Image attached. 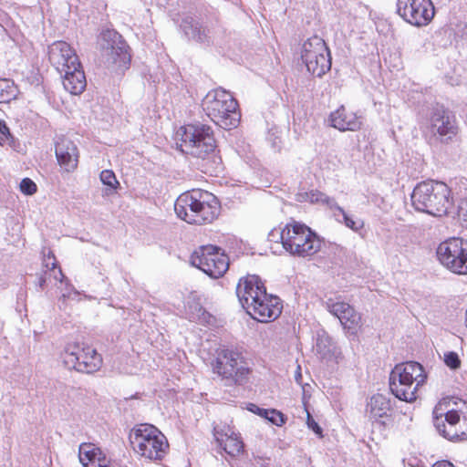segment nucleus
Segmentation results:
<instances>
[{"mask_svg":"<svg viewBox=\"0 0 467 467\" xmlns=\"http://www.w3.org/2000/svg\"><path fill=\"white\" fill-rule=\"evenodd\" d=\"M327 310L338 319L345 313L347 303L328 299L326 302Z\"/></svg>","mask_w":467,"mask_h":467,"instance_id":"7c9ffc66","label":"nucleus"},{"mask_svg":"<svg viewBox=\"0 0 467 467\" xmlns=\"http://www.w3.org/2000/svg\"><path fill=\"white\" fill-rule=\"evenodd\" d=\"M459 218L462 226L467 228V200L462 201L460 204Z\"/></svg>","mask_w":467,"mask_h":467,"instance_id":"e433bc0d","label":"nucleus"},{"mask_svg":"<svg viewBox=\"0 0 467 467\" xmlns=\"http://www.w3.org/2000/svg\"><path fill=\"white\" fill-rule=\"evenodd\" d=\"M238 103L232 94L223 88L210 90L202 100V109L216 125L231 130L240 121Z\"/></svg>","mask_w":467,"mask_h":467,"instance_id":"39448f33","label":"nucleus"},{"mask_svg":"<svg viewBox=\"0 0 467 467\" xmlns=\"http://www.w3.org/2000/svg\"><path fill=\"white\" fill-rule=\"evenodd\" d=\"M212 367L213 373L226 380L229 385L242 384L249 373V369L244 367L240 355L227 348L218 351Z\"/></svg>","mask_w":467,"mask_h":467,"instance_id":"ddd939ff","label":"nucleus"},{"mask_svg":"<svg viewBox=\"0 0 467 467\" xmlns=\"http://www.w3.org/2000/svg\"><path fill=\"white\" fill-rule=\"evenodd\" d=\"M58 273H59V275H60L62 277L64 276V275H63V274H62V271H61L60 269L58 270Z\"/></svg>","mask_w":467,"mask_h":467,"instance_id":"c03bdc74","label":"nucleus"},{"mask_svg":"<svg viewBox=\"0 0 467 467\" xmlns=\"http://www.w3.org/2000/svg\"><path fill=\"white\" fill-rule=\"evenodd\" d=\"M191 263L213 278H218L229 268V259L222 249L213 245H202L191 255Z\"/></svg>","mask_w":467,"mask_h":467,"instance_id":"f8f14e48","label":"nucleus"},{"mask_svg":"<svg viewBox=\"0 0 467 467\" xmlns=\"http://www.w3.org/2000/svg\"><path fill=\"white\" fill-rule=\"evenodd\" d=\"M428 129L442 141L451 140L457 133V126L453 116L443 107L437 106L431 113Z\"/></svg>","mask_w":467,"mask_h":467,"instance_id":"dca6fc26","label":"nucleus"},{"mask_svg":"<svg viewBox=\"0 0 467 467\" xmlns=\"http://www.w3.org/2000/svg\"><path fill=\"white\" fill-rule=\"evenodd\" d=\"M205 314L202 306L198 303H193L188 306L187 315L188 318L192 321H197L201 319V317Z\"/></svg>","mask_w":467,"mask_h":467,"instance_id":"2f4dec72","label":"nucleus"},{"mask_svg":"<svg viewBox=\"0 0 467 467\" xmlns=\"http://www.w3.org/2000/svg\"><path fill=\"white\" fill-rule=\"evenodd\" d=\"M236 294L247 314L259 322L275 320L282 312L280 299L268 295L263 282L255 275L241 279L236 287Z\"/></svg>","mask_w":467,"mask_h":467,"instance_id":"f257e3e1","label":"nucleus"},{"mask_svg":"<svg viewBox=\"0 0 467 467\" xmlns=\"http://www.w3.org/2000/svg\"><path fill=\"white\" fill-rule=\"evenodd\" d=\"M20 191L26 195H33L36 192V184L29 178H24L19 184Z\"/></svg>","mask_w":467,"mask_h":467,"instance_id":"72a5a7b5","label":"nucleus"},{"mask_svg":"<svg viewBox=\"0 0 467 467\" xmlns=\"http://www.w3.org/2000/svg\"><path fill=\"white\" fill-rule=\"evenodd\" d=\"M78 458L84 467H112L106 454L93 443H81Z\"/></svg>","mask_w":467,"mask_h":467,"instance_id":"412c9836","label":"nucleus"},{"mask_svg":"<svg viewBox=\"0 0 467 467\" xmlns=\"http://www.w3.org/2000/svg\"><path fill=\"white\" fill-rule=\"evenodd\" d=\"M214 437L217 442L223 446L224 451L231 456H236L243 451L244 443L239 437L229 426L219 429L214 428Z\"/></svg>","mask_w":467,"mask_h":467,"instance_id":"4be33fe9","label":"nucleus"},{"mask_svg":"<svg viewBox=\"0 0 467 467\" xmlns=\"http://www.w3.org/2000/svg\"><path fill=\"white\" fill-rule=\"evenodd\" d=\"M412 206L433 216L447 213L451 205V190L442 182L425 181L418 183L411 193Z\"/></svg>","mask_w":467,"mask_h":467,"instance_id":"20e7f679","label":"nucleus"},{"mask_svg":"<svg viewBox=\"0 0 467 467\" xmlns=\"http://www.w3.org/2000/svg\"><path fill=\"white\" fill-rule=\"evenodd\" d=\"M301 58L307 71L316 77H322L331 68L330 52L319 36H312L304 42Z\"/></svg>","mask_w":467,"mask_h":467,"instance_id":"9d476101","label":"nucleus"},{"mask_svg":"<svg viewBox=\"0 0 467 467\" xmlns=\"http://www.w3.org/2000/svg\"><path fill=\"white\" fill-rule=\"evenodd\" d=\"M130 442L134 451L140 456L161 461L168 452L167 438L151 424H140L132 430Z\"/></svg>","mask_w":467,"mask_h":467,"instance_id":"6e6552de","label":"nucleus"},{"mask_svg":"<svg viewBox=\"0 0 467 467\" xmlns=\"http://www.w3.org/2000/svg\"><path fill=\"white\" fill-rule=\"evenodd\" d=\"M426 379L424 368L418 362L409 361L394 367L389 376V389L399 400L413 402Z\"/></svg>","mask_w":467,"mask_h":467,"instance_id":"423d86ee","label":"nucleus"},{"mask_svg":"<svg viewBox=\"0 0 467 467\" xmlns=\"http://www.w3.org/2000/svg\"><path fill=\"white\" fill-rule=\"evenodd\" d=\"M432 467H454L452 463L447 461L437 462L432 465Z\"/></svg>","mask_w":467,"mask_h":467,"instance_id":"79ce46f5","label":"nucleus"},{"mask_svg":"<svg viewBox=\"0 0 467 467\" xmlns=\"http://www.w3.org/2000/svg\"><path fill=\"white\" fill-rule=\"evenodd\" d=\"M315 350L322 358L330 357L333 351V343L330 337L323 332L317 335Z\"/></svg>","mask_w":467,"mask_h":467,"instance_id":"cd10ccee","label":"nucleus"},{"mask_svg":"<svg viewBox=\"0 0 467 467\" xmlns=\"http://www.w3.org/2000/svg\"><path fill=\"white\" fill-rule=\"evenodd\" d=\"M437 259L447 270L457 275H467V242L450 238L441 242L436 250Z\"/></svg>","mask_w":467,"mask_h":467,"instance_id":"9b49d317","label":"nucleus"},{"mask_svg":"<svg viewBox=\"0 0 467 467\" xmlns=\"http://www.w3.org/2000/svg\"><path fill=\"white\" fill-rule=\"evenodd\" d=\"M218 199L211 192L201 189L181 194L174 203L179 218L192 224H204L213 222L220 213Z\"/></svg>","mask_w":467,"mask_h":467,"instance_id":"f03ea898","label":"nucleus"},{"mask_svg":"<svg viewBox=\"0 0 467 467\" xmlns=\"http://www.w3.org/2000/svg\"><path fill=\"white\" fill-rule=\"evenodd\" d=\"M303 199L311 203L326 205L330 210L338 212L343 218L340 222L356 233L359 232L364 227V221L362 219L354 218L348 215L344 209L337 203L334 198L327 196L324 192L319 191H311L309 192H306Z\"/></svg>","mask_w":467,"mask_h":467,"instance_id":"a211bd4d","label":"nucleus"},{"mask_svg":"<svg viewBox=\"0 0 467 467\" xmlns=\"http://www.w3.org/2000/svg\"><path fill=\"white\" fill-rule=\"evenodd\" d=\"M279 238L284 249L292 255L311 256L321 248L319 237L306 224L293 221L281 231L273 230L269 240Z\"/></svg>","mask_w":467,"mask_h":467,"instance_id":"7ed1b4c3","label":"nucleus"},{"mask_svg":"<svg viewBox=\"0 0 467 467\" xmlns=\"http://www.w3.org/2000/svg\"><path fill=\"white\" fill-rule=\"evenodd\" d=\"M44 256L45 266L48 269H55L57 267L55 255L51 252H48L47 255L44 254Z\"/></svg>","mask_w":467,"mask_h":467,"instance_id":"ea45409f","label":"nucleus"},{"mask_svg":"<svg viewBox=\"0 0 467 467\" xmlns=\"http://www.w3.org/2000/svg\"><path fill=\"white\" fill-rule=\"evenodd\" d=\"M99 179L104 185L109 187L112 191L116 190L119 185L115 173L110 170L102 171Z\"/></svg>","mask_w":467,"mask_h":467,"instance_id":"c756f323","label":"nucleus"},{"mask_svg":"<svg viewBox=\"0 0 467 467\" xmlns=\"http://www.w3.org/2000/svg\"><path fill=\"white\" fill-rule=\"evenodd\" d=\"M443 422H445V424H452L458 426H460V424H463V420H461L458 411L453 410L446 412Z\"/></svg>","mask_w":467,"mask_h":467,"instance_id":"c9c22d12","label":"nucleus"},{"mask_svg":"<svg viewBox=\"0 0 467 467\" xmlns=\"http://www.w3.org/2000/svg\"><path fill=\"white\" fill-rule=\"evenodd\" d=\"M48 59L61 74L80 63L75 50L65 41H56L48 47Z\"/></svg>","mask_w":467,"mask_h":467,"instance_id":"f3484780","label":"nucleus"},{"mask_svg":"<svg viewBox=\"0 0 467 467\" xmlns=\"http://www.w3.org/2000/svg\"><path fill=\"white\" fill-rule=\"evenodd\" d=\"M434 425L441 435L449 441H458L467 439V423L463 420V424L452 425L445 424L441 419L438 417L434 420Z\"/></svg>","mask_w":467,"mask_h":467,"instance_id":"b1692460","label":"nucleus"},{"mask_svg":"<svg viewBox=\"0 0 467 467\" xmlns=\"http://www.w3.org/2000/svg\"><path fill=\"white\" fill-rule=\"evenodd\" d=\"M301 379H302L301 368H300V366H297L296 370L295 372V380L298 384H301Z\"/></svg>","mask_w":467,"mask_h":467,"instance_id":"37998d69","label":"nucleus"},{"mask_svg":"<svg viewBox=\"0 0 467 467\" xmlns=\"http://www.w3.org/2000/svg\"><path fill=\"white\" fill-rule=\"evenodd\" d=\"M247 410L254 414L259 415L262 418L266 417V414L269 410L267 409L259 408L257 405L253 403L248 404Z\"/></svg>","mask_w":467,"mask_h":467,"instance_id":"58836bf2","label":"nucleus"},{"mask_svg":"<svg viewBox=\"0 0 467 467\" xmlns=\"http://www.w3.org/2000/svg\"><path fill=\"white\" fill-rule=\"evenodd\" d=\"M181 28L188 38H192L200 42H202L205 38L204 32L202 30L199 24L195 22L191 16H186L183 18L181 24Z\"/></svg>","mask_w":467,"mask_h":467,"instance_id":"a878e982","label":"nucleus"},{"mask_svg":"<svg viewBox=\"0 0 467 467\" xmlns=\"http://www.w3.org/2000/svg\"><path fill=\"white\" fill-rule=\"evenodd\" d=\"M56 157L59 165L67 172L76 170L78 163V150L75 143L64 137L56 143Z\"/></svg>","mask_w":467,"mask_h":467,"instance_id":"6ab92c4d","label":"nucleus"},{"mask_svg":"<svg viewBox=\"0 0 467 467\" xmlns=\"http://www.w3.org/2000/svg\"><path fill=\"white\" fill-rule=\"evenodd\" d=\"M100 57L107 67H126L130 60L127 46L115 30H105L100 35Z\"/></svg>","mask_w":467,"mask_h":467,"instance_id":"4468645a","label":"nucleus"},{"mask_svg":"<svg viewBox=\"0 0 467 467\" xmlns=\"http://www.w3.org/2000/svg\"><path fill=\"white\" fill-rule=\"evenodd\" d=\"M306 423L309 429H311L316 434L321 435L322 429L321 427L315 421L310 413L307 411V419Z\"/></svg>","mask_w":467,"mask_h":467,"instance_id":"4c0bfd02","label":"nucleus"},{"mask_svg":"<svg viewBox=\"0 0 467 467\" xmlns=\"http://www.w3.org/2000/svg\"><path fill=\"white\" fill-rule=\"evenodd\" d=\"M328 121L331 127L339 131H356L361 128L362 124L360 117L355 112L348 110L344 106L332 111L329 115Z\"/></svg>","mask_w":467,"mask_h":467,"instance_id":"aec40b11","label":"nucleus"},{"mask_svg":"<svg viewBox=\"0 0 467 467\" xmlns=\"http://www.w3.org/2000/svg\"><path fill=\"white\" fill-rule=\"evenodd\" d=\"M264 419L267 420L269 422L276 426H282L285 423L284 414L274 409L269 410L266 414V417H264Z\"/></svg>","mask_w":467,"mask_h":467,"instance_id":"473e14b6","label":"nucleus"},{"mask_svg":"<svg viewBox=\"0 0 467 467\" xmlns=\"http://www.w3.org/2000/svg\"><path fill=\"white\" fill-rule=\"evenodd\" d=\"M65 366L82 373H94L102 366V358L95 348L84 343H68L62 355Z\"/></svg>","mask_w":467,"mask_h":467,"instance_id":"1a4fd4ad","label":"nucleus"},{"mask_svg":"<svg viewBox=\"0 0 467 467\" xmlns=\"http://www.w3.org/2000/svg\"><path fill=\"white\" fill-rule=\"evenodd\" d=\"M62 74H64L63 86L66 90L73 95H78L84 91L87 81L80 65L78 67H70Z\"/></svg>","mask_w":467,"mask_h":467,"instance_id":"5701e85b","label":"nucleus"},{"mask_svg":"<svg viewBox=\"0 0 467 467\" xmlns=\"http://www.w3.org/2000/svg\"><path fill=\"white\" fill-rule=\"evenodd\" d=\"M346 310L341 315L339 321L345 329H348L351 333H355L359 327L360 316L355 311V309L347 303Z\"/></svg>","mask_w":467,"mask_h":467,"instance_id":"bb28decb","label":"nucleus"},{"mask_svg":"<svg viewBox=\"0 0 467 467\" xmlns=\"http://www.w3.org/2000/svg\"><path fill=\"white\" fill-rule=\"evenodd\" d=\"M397 12L404 21L418 27L429 25L435 15L431 0H398Z\"/></svg>","mask_w":467,"mask_h":467,"instance_id":"2eb2a0df","label":"nucleus"},{"mask_svg":"<svg viewBox=\"0 0 467 467\" xmlns=\"http://www.w3.org/2000/svg\"><path fill=\"white\" fill-rule=\"evenodd\" d=\"M182 152L193 157L205 159L215 150V140L211 127L204 124H189L176 132Z\"/></svg>","mask_w":467,"mask_h":467,"instance_id":"0eeeda50","label":"nucleus"},{"mask_svg":"<svg viewBox=\"0 0 467 467\" xmlns=\"http://www.w3.org/2000/svg\"><path fill=\"white\" fill-rule=\"evenodd\" d=\"M390 410V400L388 397L378 393L371 397L370 401L368 403L367 411L368 412L370 419L378 420L388 417Z\"/></svg>","mask_w":467,"mask_h":467,"instance_id":"393cba45","label":"nucleus"},{"mask_svg":"<svg viewBox=\"0 0 467 467\" xmlns=\"http://www.w3.org/2000/svg\"><path fill=\"white\" fill-rule=\"evenodd\" d=\"M444 362L451 369H457L461 367V360L456 352L451 351L444 354Z\"/></svg>","mask_w":467,"mask_h":467,"instance_id":"f704fd0d","label":"nucleus"},{"mask_svg":"<svg viewBox=\"0 0 467 467\" xmlns=\"http://www.w3.org/2000/svg\"><path fill=\"white\" fill-rule=\"evenodd\" d=\"M0 134L5 138L9 135V129L5 122L0 121Z\"/></svg>","mask_w":467,"mask_h":467,"instance_id":"a19ab883","label":"nucleus"},{"mask_svg":"<svg viewBox=\"0 0 467 467\" xmlns=\"http://www.w3.org/2000/svg\"><path fill=\"white\" fill-rule=\"evenodd\" d=\"M17 95V89L14 82L6 79H0V103H6L14 99Z\"/></svg>","mask_w":467,"mask_h":467,"instance_id":"c85d7f7f","label":"nucleus"}]
</instances>
